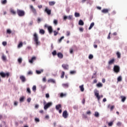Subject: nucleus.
<instances>
[{"instance_id": "f257e3e1", "label": "nucleus", "mask_w": 127, "mask_h": 127, "mask_svg": "<svg viewBox=\"0 0 127 127\" xmlns=\"http://www.w3.org/2000/svg\"><path fill=\"white\" fill-rule=\"evenodd\" d=\"M17 13L18 16H20L21 17L22 16H24V15H25V12L23 10H20V9H17Z\"/></svg>"}, {"instance_id": "f03ea898", "label": "nucleus", "mask_w": 127, "mask_h": 127, "mask_svg": "<svg viewBox=\"0 0 127 127\" xmlns=\"http://www.w3.org/2000/svg\"><path fill=\"white\" fill-rule=\"evenodd\" d=\"M34 41L36 43V46H38V45L40 44V42L38 41V36H37V34L36 33L34 34Z\"/></svg>"}, {"instance_id": "7ed1b4c3", "label": "nucleus", "mask_w": 127, "mask_h": 127, "mask_svg": "<svg viewBox=\"0 0 127 127\" xmlns=\"http://www.w3.org/2000/svg\"><path fill=\"white\" fill-rule=\"evenodd\" d=\"M53 104L51 102H48V103H47L46 105H44V110H46L48 109H49V108H50V107H51Z\"/></svg>"}, {"instance_id": "20e7f679", "label": "nucleus", "mask_w": 127, "mask_h": 127, "mask_svg": "<svg viewBox=\"0 0 127 127\" xmlns=\"http://www.w3.org/2000/svg\"><path fill=\"white\" fill-rule=\"evenodd\" d=\"M0 75H1V77H2V78H5V77H7V78H8V77H9V72H6V73H5L3 72H0Z\"/></svg>"}, {"instance_id": "39448f33", "label": "nucleus", "mask_w": 127, "mask_h": 127, "mask_svg": "<svg viewBox=\"0 0 127 127\" xmlns=\"http://www.w3.org/2000/svg\"><path fill=\"white\" fill-rule=\"evenodd\" d=\"M30 8L32 11V12H33V13H34V14H37V11H36V9H35V8H34V7L33 6V5H30Z\"/></svg>"}, {"instance_id": "423d86ee", "label": "nucleus", "mask_w": 127, "mask_h": 127, "mask_svg": "<svg viewBox=\"0 0 127 127\" xmlns=\"http://www.w3.org/2000/svg\"><path fill=\"white\" fill-rule=\"evenodd\" d=\"M114 71L117 74H118V73H120V66H119V65H115L114 67Z\"/></svg>"}, {"instance_id": "0eeeda50", "label": "nucleus", "mask_w": 127, "mask_h": 127, "mask_svg": "<svg viewBox=\"0 0 127 127\" xmlns=\"http://www.w3.org/2000/svg\"><path fill=\"white\" fill-rule=\"evenodd\" d=\"M69 116V114H68V112L66 110H65L63 113V117L64 118V119H67L68 117Z\"/></svg>"}, {"instance_id": "6e6552de", "label": "nucleus", "mask_w": 127, "mask_h": 127, "mask_svg": "<svg viewBox=\"0 0 127 127\" xmlns=\"http://www.w3.org/2000/svg\"><path fill=\"white\" fill-rule=\"evenodd\" d=\"M48 30L49 33L50 34H52V32H53V28H52V26H49V27H48Z\"/></svg>"}, {"instance_id": "1a4fd4ad", "label": "nucleus", "mask_w": 127, "mask_h": 127, "mask_svg": "<svg viewBox=\"0 0 127 127\" xmlns=\"http://www.w3.org/2000/svg\"><path fill=\"white\" fill-rule=\"evenodd\" d=\"M20 79L23 83H24V82L26 81V78H25V76L23 75H20Z\"/></svg>"}, {"instance_id": "9d476101", "label": "nucleus", "mask_w": 127, "mask_h": 127, "mask_svg": "<svg viewBox=\"0 0 127 127\" xmlns=\"http://www.w3.org/2000/svg\"><path fill=\"white\" fill-rule=\"evenodd\" d=\"M62 67L64 70H68L69 69V65L67 64H62Z\"/></svg>"}, {"instance_id": "9b49d317", "label": "nucleus", "mask_w": 127, "mask_h": 127, "mask_svg": "<svg viewBox=\"0 0 127 127\" xmlns=\"http://www.w3.org/2000/svg\"><path fill=\"white\" fill-rule=\"evenodd\" d=\"M45 12H46L48 15H50V14H51V10L48 9V7H46Z\"/></svg>"}, {"instance_id": "f8f14e48", "label": "nucleus", "mask_w": 127, "mask_h": 127, "mask_svg": "<svg viewBox=\"0 0 127 127\" xmlns=\"http://www.w3.org/2000/svg\"><path fill=\"white\" fill-rule=\"evenodd\" d=\"M35 60H36V57L34 56L32 57L31 59L29 61V63L32 64L33 62H34V61H35Z\"/></svg>"}, {"instance_id": "ddd939ff", "label": "nucleus", "mask_w": 127, "mask_h": 127, "mask_svg": "<svg viewBox=\"0 0 127 127\" xmlns=\"http://www.w3.org/2000/svg\"><path fill=\"white\" fill-rule=\"evenodd\" d=\"M58 57L60 58V59H62L63 58V54L62 53H58L57 54Z\"/></svg>"}, {"instance_id": "4468645a", "label": "nucleus", "mask_w": 127, "mask_h": 127, "mask_svg": "<svg viewBox=\"0 0 127 127\" xmlns=\"http://www.w3.org/2000/svg\"><path fill=\"white\" fill-rule=\"evenodd\" d=\"M94 94L95 96H96V98H97L98 100H100V99H101V97L99 96V91L95 92Z\"/></svg>"}, {"instance_id": "2eb2a0df", "label": "nucleus", "mask_w": 127, "mask_h": 127, "mask_svg": "<svg viewBox=\"0 0 127 127\" xmlns=\"http://www.w3.org/2000/svg\"><path fill=\"white\" fill-rule=\"evenodd\" d=\"M1 59L3 61H6V57L4 55V53H2Z\"/></svg>"}, {"instance_id": "dca6fc26", "label": "nucleus", "mask_w": 127, "mask_h": 127, "mask_svg": "<svg viewBox=\"0 0 127 127\" xmlns=\"http://www.w3.org/2000/svg\"><path fill=\"white\" fill-rule=\"evenodd\" d=\"M114 63H115V59H112L108 62L109 65H112V64H114Z\"/></svg>"}, {"instance_id": "f3484780", "label": "nucleus", "mask_w": 127, "mask_h": 127, "mask_svg": "<svg viewBox=\"0 0 127 127\" xmlns=\"http://www.w3.org/2000/svg\"><path fill=\"white\" fill-rule=\"evenodd\" d=\"M48 83H53L54 84H55L56 81L54 79H50L48 80Z\"/></svg>"}, {"instance_id": "a211bd4d", "label": "nucleus", "mask_w": 127, "mask_h": 127, "mask_svg": "<svg viewBox=\"0 0 127 127\" xmlns=\"http://www.w3.org/2000/svg\"><path fill=\"white\" fill-rule=\"evenodd\" d=\"M94 25H95V23L92 22L90 24V27H89L88 29L89 30H90V29H92L93 27H94Z\"/></svg>"}, {"instance_id": "6ab92c4d", "label": "nucleus", "mask_w": 127, "mask_h": 127, "mask_svg": "<svg viewBox=\"0 0 127 127\" xmlns=\"http://www.w3.org/2000/svg\"><path fill=\"white\" fill-rule=\"evenodd\" d=\"M102 12L103 13H108V12H109V9H103L102 10Z\"/></svg>"}, {"instance_id": "aec40b11", "label": "nucleus", "mask_w": 127, "mask_h": 127, "mask_svg": "<svg viewBox=\"0 0 127 127\" xmlns=\"http://www.w3.org/2000/svg\"><path fill=\"white\" fill-rule=\"evenodd\" d=\"M79 89H80L81 92H84V85H81L80 86H79Z\"/></svg>"}, {"instance_id": "412c9836", "label": "nucleus", "mask_w": 127, "mask_h": 127, "mask_svg": "<svg viewBox=\"0 0 127 127\" xmlns=\"http://www.w3.org/2000/svg\"><path fill=\"white\" fill-rule=\"evenodd\" d=\"M121 98H122V102H123V103H124V102L126 101V100H127V97H126L124 96H121Z\"/></svg>"}, {"instance_id": "4be33fe9", "label": "nucleus", "mask_w": 127, "mask_h": 127, "mask_svg": "<svg viewBox=\"0 0 127 127\" xmlns=\"http://www.w3.org/2000/svg\"><path fill=\"white\" fill-rule=\"evenodd\" d=\"M36 72L38 75H39L40 74H41V73H43V69H41V70H36Z\"/></svg>"}, {"instance_id": "5701e85b", "label": "nucleus", "mask_w": 127, "mask_h": 127, "mask_svg": "<svg viewBox=\"0 0 127 127\" xmlns=\"http://www.w3.org/2000/svg\"><path fill=\"white\" fill-rule=\"evenodd\" d=\"M96 86L98 87V88H102V87H103V84L101 83H98Z\"/></svg>"}, {"instance_id": "b1692460", "label": "nucleus", "mask_w": 127, "mask_h": 127, "mask_svg": "<svg viewBox=\"0 0 127 127\" xmlns=\"http://www.w3.org/2000/svg\"><path fill=\"white\" fill-rule=\"evenodd\" d=\"M10 12H11V13H12L14 15H15V14H16V12H15V11H14V10L13 9H11L10 10Z\"/></svg>"}, {"instance_id": "393cba45", "label": "nucleus", "mask_w": 127, "mask_h": 127, "mask_svg": "<svg viewBox=\"0 0 127 127\" xmlns=\"http://www.w3.org/2000/svg\"><path fill=\"white\" fill-rule=\"evenodd\" d=\"M79 25H84V22L82 20H80L78 22Z\"/></svg>"}, {"instance_id": "a878e982", "label": "nucleus", "mask_w": 127, "mask_h": 127, "mask_svg": "<svg viewBox=\"0 0 127 127\" xmlns=\"http://www.w3.org/2000/svg\"><path fill=\"white\" fill-rule=\"evenodd\" d=\"M49 3V5H51V6L54 5V4H55V1H50Z\"/></svg>"}, {"instance_id": "bb28decb", "label": "nucleus", "mask_w": 127, "mask_h": 127, "mask_svg": "<svg viewBox=\"0 0 127 127\" xmlns=\"http://www.w3.org/2000/svg\"><path fill=\"white\" fill-rule=\"evenodd\" d=\"M23 45V43H22V42H20L18 45V48H20L21 47H22Z\"/></svg>"}, {"instance_id": "cd10ccee", "label": "nucleus", "mask_w": 127, "mask_h": 127, "mask_svg": "<svg viewBox=\"0 0 127 127\" xmlns=\"http://www.w3.org/2000/svg\"><path fill=\"white\" fill-rule=\"evenodd\" d=\"M6 2H7V1L6 0H1V3H2V4H5Z\"/></svg>"}, {"instance_id": "c85d7f7f", "label": "nucleus", "mask_w": 127, "mask_h": 127, "mask_svg": "<svg viewBox=\"0 0 127 127\" xmlns=\"http://www.w3.org/2000/svg\"><path fill=\"white\" fill-rule=\"evenodd\" d=\"M60 97H61V98H63V97H66V94L65 93H61L60 94Z\"/></svg>"}, {"instance_id": "c756f323", "label": "nucleus", "mask_w": 127, "mask_h": 127, "mask_svg": "<svg viewBox=\"0 0 127 127\" xmlns=\"http://www.w3.org/2000/svg\"><path fill=\"white\" fill-rule=\"evenodd\" d=\"M61 108V104H59L56 106V110H59Z\"/></svg>"}, {"instance_id": "7c9ffc66", "label": "nucleus", "mask_w": 127, "mask_h": 127, "mask_svg": "<svg viewBox=\"0 0 127 127\" xmlns=\"http://www.w3.org/2000/svg\"><path fill=\"white\" fill-rule=\"evenodd\" d=\"M74 16H75V17H79V16H80V13H77V12H75V13H74Z\"/></svg>"}, {"instance_id": "2f4dec72", "label": "nucleus", "mask_w": 127, "mask_h": 127, "mask_svg": "<svg viewBox=\"0 0 127 127\" xmlns=\"http://www.w3.org/2000/svg\"><path fill=\"white\" fill-rule=\"evenodd\" d=\"M64 76H65V72L62 71L61 78H62V79H63L64 78Z\"/></svg>"}, {"instance_id": "473e14b6", "label": "nucleus", "mask_w": 127, "mask_h": 127, "mask_svg": "<svg viewBox=\"0 0 127 127\" xmlns=\"http://www.w3.org/2000/svg\"><path fill=\"white\" fill-rule=\"evenodd\" d=\"M18 63H19V64H21V63H22V59H21V58H19L18 59Z\"/></svg>"}, {"instance_id": "72a5a7b5", "label": "nucleus", "mask_w": 127, "mask_h": 127, "mask_svg": "<svg viewBox=\"0 0 127 127\" xmlns=\"http://www.w3.org/2000/svg\"><path fill=\"white\" fill-rule=\"evenodd\" d=\"M40 33L41 34H44V33H45V31H44L43 29H41L40 30Z\"/></svg>"}, {"instance_id": "f704fd0d", "label": "nucleus", "mask_w": 127, "mask_h": 127, "mask_svg": "<svg viewBox=\"0 0 127 127\" xmlns=\"http://www.w3.org/2000/svg\"><path fill=\"white\" fill-rule=\"evenodd\" d=\"M64 39V36H62L59 40V43H61L62 40Z\"/></svg>"}, {"instance_id": "c9c22d12", "label": "nucleus", "mask_w": 127, "mask_h": 127, "mask_svg": "<svg viewBox=\"0 0 127 127\" xmlns=\"http://www.w3.org/2000/svg\"><path fill=\"white\" fill-rule=\"evenodd\" d=\"M27 92L28 94H31V90H30V88H29V87L27 88Z\"/></svg>"}, {"instance_id": "e433bc0d", "label": "nucleus", "mask_w": 127, "mask_h": 127, "mask_svg": "<svg viewBox=\"0 0 127 127\" xmlns=\"http://www.w3.org/2000/svg\"><path fill=\"white\" fill-rule=\"evenodd\" d=\"M94 116H95V117H96V118H98V117H99V112H95V114H94Z\"/></svg>"}, {"instance_id": "4c0bfd02", "label": "nucleus", "mask_w": 127, "mask_h": 127, "mask_svg": "<svg viewBox=\"0 0 127 127\" xmlns=\"http://www.w3.org/2000/svg\"><path fill=\"white\" fill-rule=\"evenodd\" d=\"M118 58H121V53L119 52H117L116 53Z\"/></svg>"}, {"instance_id": "58836bf2", "label": "nucleus", "mask_w": 127, "mask_h": 127, "mask_svg": "<svg viewBox=\"0 0 127 127\" xmlns=\"http://www.w3.org/2000/svg\"><path fill=\"white\" fill-rule=\"evenodd\" d=\"M32 90L33 92H36V86L34 85L32 87Z\"/></svg>"}, {"instance_id": "ea45409f", "label": "nucleus", "mask_w": 127, "mask_h": 127, "mask_svg": "<svg viewBox=\"0 0 127 127\" xmlns=\"http://www.w3.org/2000/svg\"><path fill=\"white\" fill-rule=\"evenodd\" d=\"M6 32L7 33V34H10V33H11V30H10V29H8L6 30Z\"/></svg>"}, {"instance_id": "a19ab883", "label": "nucleus", "mask_w": 127, "mask_h": 127, "mask_svg": "<svg viewBox=\"0 0 127 127\" xmlns=\"http://www.w3.org/2000/svg\"><path fill=\"white\" fill-rule=\"evenodd\" d=\"M117 80H118V82H121V81H122V76H119L118 77Z\"/></svg>"}, {"instance_id": "79ce46f5", "label": "nucleus", "mask_w": 127, "mask_h": 127, "mask_svg": "<svg viewBox=\"0 0 127 127\" xmlns=\"http://www.w3.org/2000/svg\"><path fill=\"white\" fill-rule=\"evenodd\" d=\"M70 74L73 75V74H76V71L75 70H71L70 71Z\"/></svg>"}, {"instance_id": "37998d69", "label": "nucleus", "mask_w": 127, "mask_h": 127, "mask_svg": "<svg viewBox=\"0 0 127 127\" xmlns=\"http://www.w3.org/2000/svg\"><path fill=\"white\" fill-rule=\"evenodd\" d=\"M54 23L55 25H57V24H58V20L55 19L54 20Z\"/></svg>"}, {"instance_id": "c03bdc74", "label": "nucleus", "mask_w": 127, "mask_h": 127, "mask_svg": "<svg viewBox=\"0 0 127 127\" xmlns=\"http://www.w3.org/2000/svg\"><path fill=\"white\" fill-rule=\"evenodd\" d=\"M52 54L54 55V56H55V55H57V52H56V51H54L52 52Z\"/></svg>"}, {"instance_id": "a18cd8bd", "label": "nucleus", "mask_w": 127, "mask_h": 127, "mask_svg": "<svg viewBox=\"0 0 127 127\" xmlns=\"http://www.w3.org/2000/svg\"><path fill=\"white\" fill-rule=\"evenodd\" d=\"M113 125H114V123L113 122L108 123L109 127H112Z\"/></svg>"}, {"instance_id": "49530a36", "label": "nucleus", "mask_w": 127, "mask_h": 127, "mask_svg": "<svg viewBox=\"0 0 127 127\" xmlns=\"http://www.w3.org/2000/svg\"><path fill=\"white\" fill-rule=\"evenodd\" d=\"M88 58L89 59H93L94 56H93V55H89Z\"/></svg>"}, {"instance_id": "de8ad7c7", "label": "nucleus", "mask_w": 127, "mask_h": 127, "mask_svg": "<svg viewBox=\"0 0 127 127\" xmlns=\"http://www.w3.org/2000/svg\"><path fill=\"white\" fill-rule=\"evenodd\" d=\"M59 32L56 31H54V36H56L57 34H58Z\"/></svg>"}, {"instance_id": "09e8293b", "label": "nucleus", "mask_w": 127, "mask_h": 127, "mask_svg": "<svg viewBox=\"0 0 127 127\" xmlns=\"http://www.w3.org/2000/svg\"><path fill=\"white\" fill-rule=\"evenodd\" d=\"M24 101V97H22L20 98V102H22Z\"/></svg>"}, {"instance_id": "8fccbe9b", "label": "nucleus", "mask_w": 127, "mask_h": 127, "mask_svg": "<svg viewBox=\"0 0 127 127\" xmlns=\"http://www.w3.org/2000/svg\"><path fill=\"white\" fill-rule=\"evenodd\" d=\"M7 44V43H6V42L4 41L2 42V45H3V46H6V45Z\"/></svg>"}, {"instance_id": "3c124183", "label": "nucleus", "mask_w": 127, "mask_h": 127, "mask_svg": "<svg viewBox=\"0 0 127 127\" xmlns=\"http://www.w3.org/2000/svg\"><path fill=\"white\" fill-rule=\"evenodd\" d=\"M50 97V96L48 93L46 94V98H47V99H49Z\"/></svg>"}, {"instance_id": "603ef678", "label": "nucleus", "mask_w": 127, "mask_h": 127, "mask_svg": "<svg viewBox=\"0 0 127 127\" xmlns=\"http://www.w3.org/2000/svg\"><path fill=\"white\" fill-rule=\"evenodd\" d=\"M70 34V31H68L66 32V36H69Z\"/></svg>"}, {"instance_id": "864d4df0", "label": "nucleus", "mask_w": 127, "mask_h": 127, "mask_svg": "<svg viewBox=\"0 0 127 127\" xmlns=\"http://www.w3.org/2000/svg\"><path fill=\"white\" fill-rule=\"evenodd\" d=\"M35 122H37V123H39V122H40V120L38 118L35 119Z\"/></svg>"}, {"instance_id": "5fc2aeb1", "label": "nucleus", "mask_w": 127, "mask_h": 127, "mask_svg": "<svg viewBox=\"0 0 127 127\" xmlns=\"http://www.w3.org/2000/svg\"><path fill=\"white\" fill-rule=\"evenodd\" d=\"M116 13H117V12H116V11H112V12L111 13V14L112 15H115V14H116Z\"/></svg>"}, {"instance_id": "6e6d98bb", "label": "nucleus", "mask_w": 127, "mask_h": 127, "mask_svg": "<svg viewBox=\"0 0 127 127\" xmlns=\"http://www.w3.org/2000/svg\"><path fill=\"white\" fill-rule=\"evenodd\" d=\"M64 87H65V88H68V84L66 83V84H64L63 85Z\"/></svg>"}, {"instance_id": "4d7b16f0", "label": "nucleus", "mask_w": 127, "mask_h": 127, "mask_svg": "<svg viewBox=\"0 0 127 127\" xmlns=\"http://www.w3.org/2000/svg\"><path fill=\"white\" fill-rule=\"evenodd\" d=\"M114 109H115V106H114V105L110 107L111 111H113L114 110Z\"/></svg>"}, {"instance_id": "13d9d810", "label": "nucleus", "mask_w": 127, "mask_h": 127, "mask_svg": "<svg viewBox=\"0 0 127 127\" xmlns=\"http://www.w3.org/2000/svg\"><path fill=\"white\" fill-rule=\"evenodd\" d=\"M27 101L28 102V103H30V102L31 101V98H29L27 99Z\"/></svg>"}, {"instance_id": "bf43d9fd", "label": "nucleus", "mask_w": 127, "mask_h": 127, "mask_svg": "<svg viewBox=\"0 0 127 127\" xmlns=\"http://www.w3.org/2000/svg\"><path fill=\"white\" fill-rule=\"evenodd\" d=\"M28 75H32V71L30 70L28 71Z\"/></svg>"}, {"instance_id": "052dcab7", "label": "nucleus", "mask_w": 127, "mask_h": 127, "mask_svg": "<svg viewBox=\"0 0 127 127\" xmlns=\"http://www.w3.org/2000/svg\"><path fill=\"white\" fill-rule=\"evenodd\" d=\"M46 88V85L41 87V89H42V90H43V91H44V90Z\"/></svg>"}, {"instance_id": "680f3d73", "label": "nucleus", "mask_w": 127, "mask_h": 127, "mask_svg": "<svg viewBox=\"0 0 127 127\" xmlns=\"http://www.w3.org/2000/svg\"><path fill=\"white\" fill-rule=\"evenodd\" d=\"M85 102H86V100H85V98H83V100H82V104L83 105H85Z\"/></svg>"}, {"instance_id": "e2e57ef3", "label": "nucleus", "mask_w": 127, "mask_h": 127, "mask_svg": "<svg viewBox=\"0 0 127 127\" xmlns=\"http://www.w3.org/2000/svg\"><path fill=\"white\" fill-rule=\"evenodd\" d=\"M97 82H98V80H97V79H94L93 82V84H96V83H97Z\"/></svg>"}, {"instance_id": "0e129e2a", "label": "nucleus", "mask_w": 127, "mask_h": 127, "mask_svg": "<svg viewBox=\"0 0 127 127\" xmlns=\"http://www.w3.org/2000/svg\"><path fill=\"white\" fill-rule=\"evenodd\" d=\"M87 115H91V111H88L86 112Z\"/></svg>"}, {"instance_id": "69168bd1", "label": "nucleus", "mask_w": 127, "mask_h": 127, "mask_svg": "<svg viewBox=\"0 0 127 127\" xmlns=\"http://www.w3.org/2000/svg\"><path fill=\"white\" fill-rule=\"evenodd\" d=\"M70 54H72L73 53V49H70L69 50Z\"/></svg>"}, {"instance_id": "338daca9", "label": "nucleus", "mask_w": 127, "mask_h": 127, "mask_svg": "<svg viewBox=\"0 0 127 127\" xmlns=\"http://www.w3.org/2000/svg\"><path fill=\"white\" fill-rule=\"evenodd\" d=\"M79 31H80L81 32H83V31H84V28H79Z\"/></svg>"}, {"instance_id": "774afa93", "label": "nucleus", "mask_w": 127, "mask_h": 127, "mask_svg": "<svg viewBox=\"0 0 127 127\" xmlns=\"http://www.w3.org/2000/svg\"><path fill=\"white\" fill-rule=\"evenodd\" d=\"M43 82H46V77H43Z\"/></svg>"}]
</instances>
